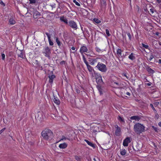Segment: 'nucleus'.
<instances>
[{
  "label": "nucleus",
  "instance_id": "48",
  "mask_svg": "<svg viewBox=\"0 0 161 161\" xmlns=\"http://www.w3.org/2000/svg\"><path fill=\"white\" fill-rule=\"evenodd\" d=\"M127 35H128V36L129 37L130 39L131 37V35H130V33H128L127 34Z\"/></svg>",
  "mask_w": 161,
  "mask_h": 161
},
{
  "label": "nucleus",
  "instance_id": "54",
  "mask_svg": "<svg viewBox=\"0 0 161 161\" xmlns=\"http://www.w3.org/2000/svg\"><path fill=\"white\" fill-rule=\"evenodd\" d=\"M71 49L72 50H75V48L74 47H71Z\"/></svg>",
  "mask_w": 161,
  "mask_h": 161
},
{
  "label": "nucleus",
  "instance_id": "32",
  "mask_svg": "<svg viewBox=\"0 0 161 161\" xmlns=\"http://www.w3.org/2000/svg\"><path fill=\"white\" fill-rule=\"evenodd\" d=\"M142 45L143 47L146 49H148L149 48V46L148 45H145L143 43H142Z\"/></svg>",
  "mask_w": 161,
  "mask_h": 161
},
{
  "label": "nucleus",
  "instance_id": "5",
  "mask_svg": "<svg viewBox=\"0 0 161 161\" xmlns=\"http://www.w3.org/2000/svg\"><path fill=\"white\" fill-rule=\"evenodd\" d=\"M69 25L73 29H76L77 28V25L76 23L73 20H70L68 22Z\"/></svg>",
  "mask_w": 161,
  "mask_h": 161
},
{
  "label": "nucleus",
  "instance_id": "47",
  "mask_svg": "<svg viewBox=\"0 0 161 161\" xmlns=\"http://www.w3.org/2000/svg\"><path fill=\"white\" fill-rule=\"evenodd\" d=\"M98 89L99 91V92H100V94L101 95V94H102V91H101V89L100 87H99L98 88Z\"/></svg>",
  "mask_w": 161,
  "mask_h": 161
},
{
  "label": "nucleus",
  "instance_id": "25",
  "mask_svg": "<svg viewBox=\"0 0 161 161\" xmlns=\"http://www.w3.org/2000/svg\"><path fill=\"white\" fill-rule=\"evenodd\" d=\"M87 67V68L89 70V71L90 72H92V71L93 70V69L92 68V67L90 65H89V64H87L86 65Z\"/></svg>",
  "mask_w": 161,
  "mask_h": 161
},
{
  "label": "nucleus",
  "instance_id": "8",
  "mask_svg": "<svg viewBox=\"0 0 161 161\" xmlns=\"http://www.w3.org/2000/svg\"><path fill=\"white\" fill-rule=\"evenodd\" d=\"M116 130L115 132V134L116 136H119L120 135L121 129L117 125L115 126Z\"/></svg>",
  "mask_w": 161,
  "mask_h": 161
},
{
  "label": "nucleus",
  "instance_id": "1",
  "mask_svg": "<svg viewBox=\"0 0 161 161\" xmlns=\"http://www.w3.org/2000/svg\"><path fill=\"white\" fill-rule=\"evenodd\" d=\"M134 130L137 134H140L145 131V126L139 123L136 124L134 126Z\"/></svg>",
  "mask_w": 161,
  "mask_h": 161
},
{
  "label": "nucleus",
  "instance_id": "30",
  "mask_svg": "<svg viewBox=\"0 0 161 161\" xmlns=\"http://www.w3.org/2000/svg\"><path fill=\"white\" fill-rule=\"evenodd\" d=\"M121 52L122 51L120 49H118L117 51V53L118 54H119L120 55H121Z\"/></svg>",
  "mask_w": 161,
  "mask_h": 161
},
{
  "label": "nucleus",
  "instance_id": "16",
  "mask_svg": "<svg viewBox=\"0 0 161 161\" xmlns=\"http://www.w3.org/2000/svg\"><path fill=\"white\" fill-rule=\"evenodd\" d=\"M67 145L66 143H64L62 144H60L59 145V147L60 148L64 149L67 147Z\"/></svg>",
  "mask_w": 161,
  "mask_h": 161
},
{
  "label": "nucleus",
  "instance_id": "55",
  "mask_svg": "<svg viewBox=\"0 0 161 161\" xmlns=\"http://www.w3.org/2000/svg\"><path fill=\"white\" fill-rule=\"evenodd\" d=\"M124 75L127 78V79H128V78L127 77V76L126 75V74H124Z\"/></svg>",
  "mask_w": 161,
  "mask_h": 161
},
{
  "label": "nucleus",
  "instance_id": "42",
  "mask_svg": "<svg viewBox=\"0 0 161 161\" xmlns=\"http://www.w3.org/2000/svg\"><path fill=\"white\" fill-rule=\"evenodd\" d=\"M0 4L3 6H5V4L3 2V1L1 0H0Z\"/></svg>",
  "mask_w": 161,
  "mask_h": 161
},
{
  "label": "nucleus",
  "instance_id": "33",
  "mask_svg": "<svg viewBox=\"0 0 161 161\" xmlns=\"http://www.w3.org/2000/svg\"><path fill=\"white\" fill-rule=\"evenodd\" d=\"M95 49L96 51L98 53H99L102 51V50L98 47H96L95 48Z\"/></svg>",
  "mask_w": 161,
  "mask_h": 161
},
{
  "label": "nucleus",
  "instance_id": "29",
  "mask_svg": "<svg viewBox=\"0 0 161 161\" xmlns=\"http://www.w3.org/2000/svg\"><path fill=\"white\" fill-rule=\"evenodd\" d=\"M126 152V151L125 149L121 150L120 151V154L122 155H124L125 154Z\"/></svg>",
  "mask_w": 161,
  "mask_h": 161
},
{
  "label": "nucleus",
  "instance_id": "52",
  "mask_svg": "<svg viewBox=\"0 0 161 161\" xmlns=\"http://www.w3.org/2000/svg\"><path fill=\"white\" fill-rule=\"evenodd\" d=\"M158 125H159V126L161 127V122H159L158 123Z\"/></svg>",
  "mask_w": 161,
  "mask_h": 161
},
{
  "label": "nucleus",
  "instance_id": "35",
  "mask_svg": "<svg viewBox=\"0 0 161 161\" xmlns=\"http://www.w3.org/2000/svg\"><path fill=\"white\" fill-rule=\"evenodd\" d=\"M106 33L108 36H109L110 35L109 31L108 29H106Z\"/></svg>",
  "mask_w": 161,
  "mask_h": 161
},
{
  "label": "nucleus",
  "instance_id": "2",
  "mask_svg": "<svg viewBox=\"0 0 161 161\" xmlns=\"http://www.w3.org/2000/svg\"><path fill=\"white\" fill-rule=\"evenodd\" d=\"M44 139L48 140L53 137V133L49 129H45L41 133Z\"/></svg>",
  "mask_w": 161,
  "mask_h": 161
},
{
  "label": "nucleus",
  "instance_id": "4",
  "mask_svg": "<svg viewBox=\"0 0 161 161\" xmlns=\"http://www.w3.org/2000/svg\"><path fill=\"white\" fill-rule=\"evenodd\" d=\"M43 53L45 54V56L48 57L51 53V51L50 48L48 47H45L44 48Z\"/></svg>",
  "mask_w": 161,
  "mask_h": 161
},
{
  "label": "nucleus",
  "instance_id": "27",
  "mask_svg": "<svg viewBox=\"0 0 161 161\" xmlns=\"http://www.w3.org/2000/svg\"><path fill=\"white\" fill-rule=\"evenodd\" d=\"M155 3L160 7H161V0H155Z\"/></svg>",
  "mask_w": 161,
  "mask_h": 161
},
{
  "label": "nucleus",
  "instance_id": "51",
  "mask_svg": "<svg viewBox=\"0 0 161 161\" xmlns=\"http://www.w3.org/2000/svg\"><path fill=\"white\" fill-rule=\"evenodd\" d=\"M114 84H115L117 86H119V84L118 83H117V82H114Z\"/></svg>",
  "mask_w": 161,
  "mask_h": 161
},
{
  "label": "nucleus",
  "instance_id": "49",
  "mask_svg": "<svg viewBox=\"0 0 161 161\" xmlns=\"http://www.w3.org/2000/svg\"><path fill=\"white\" fill-rule=\"evenodd\" d=\"M76 92L79 93H80V90H78V89H76Z\"/></svg>",
  "mask_w": 161,
  "mask_h": 161
},
{
  "label": "nucleus",
  "instance_id": "44",
  "mask_svg": "<svg viewBox=\"0 0 161 161\" xmlns=\"http://www.w3.org/2000/svg\"><path fill=\"white\" fill-rule=\"evenodd\" d=\"M5 130V128H4L2 129L1 130H0V134H1V133H2Z\"/></svg>",
  "mask_w": 161,
  "mask_h": 161
},
{
  "label": "nucleus",
  "instance_id": "45",
  "mask_svg": "<svg viewBox=\"0 0 161 161\" xmlns=\"http://www.w3.org/2000/svg\"><path fill=\"white\" fill-rule=\"evenodd\" d=\"M152 128L155 130V131H158V129L156 127H154V126H153Z\"/></svg>",
  "mask_w": 161,
  "mask_h": 161
},
{
  "label": "nucleus",
  "instance_id": "26",
  "mask_svg": "<svg viewBox=\"0 0 161 161\" xmlns=\"http://www.w3.org/2000/svg\"><path fill=\"white\" fill-rule=\"evenodd\" d=\"M82 56L83 57V59L84 62L86 64V65H87V64H88V62L86 60V58L83 54H82Z\"/></svg>",
  "mask_w": 161,
  "mask_h": 161
},
{
  "label": "nucleus",
  "instance_id": "12",
  "mask_svg": "<svg viewBox=\"0 0 161 161\" xmlns=\"http://www.w3.org/2000/svg\"><path fill=\"white\" fill-rule=\"evenodd\" d=\"M130 119L131 120L139 121L141 119V117L138 116H134L131 117Z\"/></svg>",
  "mask_w": 161,
  "mask_h": 161
},
{
  "label": "nucleus",
  "instance_id": "50",
  "mask_svg": "<svg viewBox=\"0 0 161 161\" xmlns=\"http://www.w3.org/2000/svg\"><path fill=\"white\" fill-rule=\"evenodd\" d=\"M66 139V138L64 136H63L62 137V138L61 139V140H65Z\"/></svg>",
  "mask_w": 161,
  "mask_h": 161
},
{
  "label": "nucleus",
  "instance_id": "20",
  "mask_svg": "<svg viewBox=\"0 0 161 161\" xmlns=\"http://www.w3.org/2000/svg\"><path fill=\"white\" fill-rule=\"evenodd\" d=\"M129 58L131 60H133L135 58V54L131 53L129 56Z\"/></svg>",
  "mask_w": 161,
  "mask_h": 161
},
{
  "label": "nucleus",
  "instance_id": "10",
  "mask_svg": "<svg viewBox=\"0 0 161 161\" xmlns=\"http://www.w3.org/2000/svg\"><path fill=\"white\" fill-rule=\"evenodd\" d=\"M97 58H91L89 60L90 64L92 65H93L94 64L97 63Z\"/></svg>",
  "mask_w": 161,
  "mask_h": 161
},
{
  "label": "nucleus",
  "instance_id": "24",
  "mask_svg": "<svg viewBox=\"0 0 161 161\" xmlns=\"http://www.w3.org/2000/svg\"><path fill=\"white\" fill-rule=\"evenodd\" d=\"M55 38L56 42L57 43V44L58 45L59 47H60L61 46V43H60L59 40L58 38L57 37H55Z\"/></svg>",
  "mask_w": 161,
  "mask_h": 161
},
{
  "label": "nucleus",
  "instance_id": "7",
  "mask_svg": "<svg viewBox=\"0 0 161 161\" xmlns=\"http://www.w3.org/2000/svg\"><path fill=\"white\" fill-rule=\"evenodd\" d=\"M18 56V57L22 58H24L25 57V53L23 50H19L17 52Z\"/></svg>",
  "mask_w": 161,
  "mask_h": 161
},
{
  "label": "nucleus",
  "instance_id": "34",
  "mask_svg": "<svg viewBox=\"0 0 161 161\" xmlns=\"http://www.w3.org/2000/svg\"><path fill=\"white\" fill-rule=\"evenodd\" d=\"M73 2L75 3L76 5L77 6H80V4L76 1V0H74Z\"/></svg>",
  "mask_w": 161,
  "mask_h": 161
},
{
  "label": "nucleus",
  "instance_id": "37",
  "mask_svg": "<svg viewBox=\"0 0 161 161\" xmlns=\"http://www.w3.org/2000/svg\"><path fill=\"white\" fill-rule=\"evenodd\" d=\"M31 4H34L36 3V0H29Z\"/></svg>",
  "mask_w": 161,
  "mask_h": 161
},
{
  "label": "nucleus",
  "instance_id": "39",
  "mask_svg": "<svg viewBox=\"0 0 161 161\" xmlns=\"http://www.w3.org/2000/svg\"><path fill=\"white\" fill-rule=\"evenodd\" d=\"M150 106L154 111L156 112V111L153 105L152 104H150Z\"/></svg>",
  "mask_w": 161,
  "mask_h": 161
},
{
  "label": "nucleus",
  "instance_id": "3",
  "mask_svg": "<svg viewBox=\"0 0 161 161\" xmlns=\"http://www.w3.org/2000/svg\"><path fill=\"white\" fill-rule=\"evenodd\" d=\"M96 67L99 70L103 72H105L107 70L106 65L102 63L98 62Z\"/></svg>",
  "mask_w": 161,
  "mask_h": 161
},
{
  "label": "nucleus",
  "instance_id": "38",
  "mask_svg": "<svg viewBox=\"0 0 161 161\" xmlns=\"http://www.w3.org/2000/svg\"><path fill=\"white\" fill-rule=\"evenodd\" d=\"M153 55H152V54H151L150 56V57L149 58H148V60L149 61H151L152 60V59H153Z\"/></svg>",
  "mask_w": 161,
  "mask_h": 161
},
{
  "label": "nucleus",
  "instance_id": "41",
  "mask_svg": "<svg viewBox=\"0 0 161 161\" xmlns=\"http://www.w3.org/2000/svg\"><path fill=\"white\" fill-rule=\"evenodd\" d=\"M159 116L158 114L156 113L155 114V118L157 119H158L159 118Z\"/></svg>",
  "mask_w": 161,
  "mask_h": 161
},
{
  "label": "nucleus",
  "instance_id": "28",
  "mask_svg": "<svg viewBox=\"0 0 161 161\" xmlns=\"http://www.w3.org/2000/svg\"><path fill=\"white\" fill-rule=\"evenodd\" d=\"M93 21L97 24H99L101 22V21L100 20L96 18H94L93 19Z\"/></svg>",
  "mask_w": 161,
  "mask_h": 161
},
{
  "label": "nucleus",
  "instance_id": "57",
  "mask_svg": "<svg viewBox=\"0 0 161 161\" xmlns=\"http://www.w3.org/2000/svg\"><path fill=\"white\" fill-rule=\"evenodd\" d=\"M158 61L159 63L161 64V59H160L158 60Z\"/></svg>",
  "mask_w": 161,
  "mask_h": 161
},
{
  "label": "nucleus",
  "instance_id": "22",
  "mask_svg": "<svg viewBox=\"0 0 161 161\" xmlns=\"http://www.w3.org/2000/svg\"><path fill=\"white\" fill-rule=\"evenodd\" d=\"M9 22L10 24L14 25L15 24L16 21L13 18H11L9 19Z\"/></svg>",
  "mask_w": 161,
  "mask_h": 161
},
{
  "label": "nucleus",
  "instance_id": "6",
  "mask_svg": "<svg viewBox=\"0 0 161 161\" xmlns=\"http://www.w3.org/2000/svg\"><path fill=\"white\" fill-rule=\"evenodd\" d=\"M130 138L127 137L124 140L123 145L124 147H127L128 146L129 143H130Z\"/></svg>",
  "mask_w": 161,
  "mask_h": 161
},
{
  "label": "nucleus",
  "instance_id": "19",
  "mask_svg": "<svg viewBox=\"0 0 161 161\" xmlns=\"http://www.w3.org/2000/svg\"><path fill=\"white\" fill-rule=\"evenodd\" d=\"M54 99H53L54 103L57 105H59L60 103V102L59 99L57 97H55L54 96Z\"/></svg>",
  "mask_w": 161,
  "mask_h": 161
},
{
  "label": "nucleus",
  "instance_id": "23",
  "mask_svg": "<svg viewBox=\"0 0 161 161\" xmlns=\"http://www.w3.org/2000/svg\"><path fill=\"white\" fill-rule=\"evenodd\" d=\"M101 4L102 6L105 7L106 5V0H100Z\"/></svg>",
  "mask_w": 161,
  "mask_h": 161
},
{
  "label": "nucleus",
  "instance_id": "11",
  "mask_svg": "<svg viewBox=\"0 0 161 161\" xmlns=\"http://www.w3.org/2000/svg\"><path fill=\"white\" fill-rule=\"evenodd\" d=\"M45 34L47 37L50 45H53V43L51 39V36L47 32L45 33Z\"/></svg>",
  "mask_w": 161,
  "mask_h": 161
},
{
  "label": "nucleus",
  "instance_id": "40",
  "mask_svg": "<svg viewBox=\"0 0 161 161\" xmlns=\"http://www.w3.org/2000/svg\"><path fill=\"white\" fill-rule=\"evenodd\" d=\"M1 56H2V59L3 60H4L5 58V55L4 53H2L1 54Z\"/></svg>",
  "mask_w": 161,
  "mask_h": 161
},
{
  "label": "nucleus",
  "instance_id": "43",
  "mask_svg": "<svg viewBox=\"0 0 161 161\" xmlns=\"http://www.w3.org/2000/svg\"><path fill=\"white\" fill-rule=\"evenodd\" d=\"M118 119L120 121H121V122H123L124 121V120L123 119L120 117V116H119V118H118Z\"/></svg>",
  "mask_w": 161,
  "mask_h": 161
},
{
  "label": "nucleus",
  "instance_id": "14",
  "mask_svg": "<svg viewBox=\"0 0 161 161\" xmlns=\"http://www.w3.org/2000/svg\"><path fill=\"white\" fill-rule=\"evenodd\" d=\"M84 141L90 146L93 147V148H95V145L93 143H92L91 142L89 141H88L86 139H85L84 140Z\"/></svg>",
  "mask_w": 161,
  "mask_h": 161
},
{
  "label": "nucleus",
  "instance_id": "9",
  "mask_svg": "<svg viewBox=\"0 0 161 161\" xmlns=\"http://www.w3.org/2000/svg\"><path fill=\"white\" fill-rule=\"evenodd\" d=\"M88 51V49L87 47L84 46H82L80 49V52L82 55V54H83V53L86 52L87 53Z\"/></svg>",
  "mask_w": 161,
  "mask_h": 161
},
{
  "label": "nucleus",
  "instance_id": "46",
  "mask_svg": "<svg viewBox=\"0 0 161 161\" xmlns=\"http://www.w3.org/2000/svg\"><path fill=\"white\" fill-rule=\"evenodd\" d=\"M150 11L152 14H153L154 13V9L153 8H151L150 9Z\"/></svg>",
  "mask_w": 161,
  "mask_h": 161
},
{
  "label": "nucleus",
  "instance_id": "58",
  "mask_svg": "<svg viewBox=\"0 0 161 161\" xmlns=\"http://www.w3.org/2000/svg\"><path fill=\"white\" fill-rule=\"evenodd\" d=\"M159 45H161V42H160L159 43Z\"/></svg>",
  "mask_w": 161,
  "mask_h": 161
},
{
  "label": "nucleus",
  "instance_id": "17",
  "mask_svg": "<svg viewBox=\"0 0 161 161\" xmlns=\"http://www.w3.org/2000/svg\"><path fill=\"white\" fill-rule=\"evenodd\" d=\"M60 19L61 21L64 22L66 24H68L67 19L64 17L63 16L60 17Z\"/></svg>",
  "mask_w": 161,
  "mask_h": 161
},
{
  "label": "nucleus",
  "instance_id": "18",
  "mask_svg": "<svg viewBox=\"0 0 161 161\" xmlns=\"http://www.w3.org/2000/svg\"><path fill=\"white\" fill-rule=\"evenodd\" d=\"M96 81L97 84H101L103 83L101 76H99V77L96 80Z\"/></svg>",
  "mask_w": 161,
  "mask_h": 161
},
{
  "label": "nucleus",
  "instance_id": "13",
  "mask_svg": "<svg viewBox=\"0 0 161 161\" xmlns=\"http://www.w3.org/2000/svg\"><path fill=\"white\" fill-rule=\"evenodd\" d=\"M40 16V13L37 11H35L33 14V17L35 19L37 18Z\"/></svg>",
  "mask_w": 161,
  "mask_h": 161
},
{
  "label": "nucleus",
  "instance_id": "31",
  "mask_svg": "<svg viewBox=\"0 0 161 161\" xmlns=\"http://www.w3.org/2000/svg\"><path fill=\"white\" fill-rule=\"evenodd\" d=\"M75 159L77 161H80V160H81V157L80 156H76L75 157Z\"/></svg>",
  "mask_w": 161,
  "mask_h": 161
},
{
  "label": "nucleus",
  "instance_id": "53",
  "mask_svg": "<svg viewBox=\"0 0 161 161\" xmlns=\"http://www.w3.org/2000/svg\"><path fill=\"white\" fill-rule=\"evenodd\" d=\"M126 94L128 96H130V93L128 92H126Z\"/></svg>",
  "mask_w": 161,
  "mask_h": 161
},
{
  "label": "nucleus",
  "instance_id": "36",
  "mask_svg": "<svg viewBox=\"0 0 161 161\" xmlns=\"http://www.w3.org/2000/svg\"><path fill=\"white\" fill-rule=\"evenodd\" d=\"M95 77L96 79V80L98 79V78L99 77V76H101L100 74H95Z\"/></svg>",
  "mask_w": 161,
  "mask_h": 161
},
{
  "label": "nucleus",
  "instance_id": "21",
  "mask_svg": "<svg viewBox=\"0 0 161 161\" xmlns=\"http://www.w3.org/2000/svg\"><path fill=\"white\" fill-rule=\"evenodd\" d=\"M146 69H147V71L149 73H150V74H153L155 71H154L152 69H151L149 67H147V68H146Z\"/></svg>",
  "mask_w": 161,
  "mask_h": 161
},
{
  "label": "nucleus",
  "instance_id": "15",
  "mask_svg": "<svg viewBox=\"0 0 161 161\" xmlns=\"http://www.w3.org/2000/svg\"><path fill=\"white\" fill-rule=\"evenodd\" d=\"M55 77V76L54 75H49L48 78L49 79V82L50 83H52L53 79Z\"/></svg>",
  "mask_w": 161,
  "mask_h": 161
},
{
  "label": "nucleus",
  "instance_id": "56",
  "mask_svg": "<svg viewBox=\"0 0 161 161\" xmlns=\"http://www.w3.org/2000/svg\"><path fill=\"white\" fill-rule=\"evenodd\" d=\"M155 34L156 35H157L158 36L159 34V33L158 32H156L155 33Z\"/></svg>",
  "mask_w": 161,
  "mask_h": 161
}]
</instances>
